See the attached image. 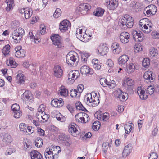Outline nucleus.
I'll list each match as a JSON object with an SVG mask.
<instances>
[{"instance_id":"f257e3e1","label":"nucleus","mask_w":159,"mask_h":159,"mask_svg":"<svg viewBox=\"0 0 159 159\" xmlns=\"http://www.w3.org/2000/svg\"><path fill=\"white\" fill-rule=\"evenodd\" d=\"M86 103L90 106L95 107L98 105L100 101L97 94L95 93H88L85 97Z\"/></svg>"},{"instance_id":"f03ea898","label":"nucleus","mask_w":159,"mask_h":159,"mask_svg":"<svg viewBox=\"0 0 159 159\" xmlns=\"http://www.w3.org/2000/svg\"><path fill=\"white\" fill-rule=\"evenodd\" d=\"M78 54L73 51L70 52L66 56L67 63L69 65L75 66L79 61Z\"/></svg>"},{"instance_id":"7ed1b4c3","label":"nucleus","mask_w":159,"mask_h":159,"mask_svg":"<svg viewBox=\"0 0 159 159\" xmlns=\"http://www.w3.org/2000/svg\"><path fill=\"white\" fill-rule=\"evenodd\" d=\"M91 8V6L89 4L82 3L78 7L76 10V12L80 15H85L87 11Z\"/></svg>"},{"instance_id":"20e7f679","label":"nucleus","mask_w":159,"mask_h":159,"mask_svg":"<svg viewBox=\"0 0 159 159\" xmlns=\"http://www.w3.org/2000/svg\"><path fill=\"white\" fill-rule=\"evenodd\" d=\"M82 29L80 28H77L76 32V37L79 40L83 42H87L89 40L91 35H88L86 33H82Z\"/></svg>"},{"instance_id":"39448f33","label":"nucleus","mask_w":159,"mask_h":159,"mask_svg":"<svg viewBox=\"0 0 159 159\" xmlns=\"http://www.w3.org/2000/svg\"><path fill=\"white\" fill-rule=\"evenodd\" d=\"M75 119L78 122L85 123L88 122L89 119L88 115L84 112H80L75 116Z\"/></svg>"},{"instance_id":"423d86ee","label":"nucleus","mask_w":159,"mask_h":159,"mask_svg":"<svg viewBox=\"0 0 159 159\" xmlns=\"http://www.w3.org/2000/svg\"><path fill=\"white\" fill-rule=\"evenodd\" d=\"M105 5L110 10H114L118 5V0H105Z\"/></svg>"},{"instance_id":"0eeeda50","label":"nucleus","mask_w":159,"mask_h":159,"mask_svg":"<svg viewBox=\"0 0 159 159\" xmlns=\"http://www.w3.org/2000/svg\"><path fill=\"white\" fill-rule=\"evenodd\" d=\"M80 74L79 71L73 70L70 71L68 74V80L70 83H73L75 80L80 76Z\"/></svg>"},{"instance_id":"6e6552de","label":"nucleus","mask_w":159,"mask_h":159,"mask_svg":"<svg viewBox=\"0 0 159 159\" xmlns=\"http://www.w3.org/2000/svg\"><path fill=\"white\" fill-rule=\"evenodd\" d=\"M51 39L52 41L53 44L57 46V48H60L62 47L61 37L58 34L52 35L51 37Z\"/></svg>"},{"instance_id":"1a4fd4ad","label":"nucleus","mask_w":159,"mask_h":159,"mask_svg":"<svg viewBox=\"0 0 159 159\" xmlns=\"http://www.w3.org/2000/svg\"><path fill=\"white\" fill-rule=\"evenodd\" d=\"M130 36L129 33L127 32H121L119 36V39L120 42L123 44L127 43L129 41Z\"/></svg>"},{"instance_id":"9d476101","label":"nucleus","mask_w":159,"mask_h":159,"mask_svg":"<svg viewBox=\"0 0 159 159\" xmlns=\"http://www.w3.org/2000/svg\"><path fill=\"white\" fill-rule=\"evenodd\" d=\"M19 13L23 14L25 18L28 19L33 14V11L31 9L26 7L18 10Z\"/></svg>"},{"instance_id":"9b49d317","label":"nucleus","mask_w":159,"mask_h":159,"mask_svg":"<svg viewBox=\"0 0 159 159\" xmlns=\"http://www.w3.org/2000/svg\"><path fill=\"white\" fill-rule=\"evenodd\" d=\"M71 24L70 22L66 20H64L60 23L59 29L61 32H64L68 30L70 28Z\"/></svg>"},{"instance_id":"f8f14e48","label":"nucleus","mask_w":159,"mask_h":159,"mask_svg":"<svg viewBox=\"0 0 159 159\" xmlns=\"http://www.w3.org/2000/svg\"><path fill=\"white\" fill-rule=\"evenodd\" d=\"M133 37L134 40L137 42L142 41L144 38L143 34L141 32L136 30L133 32Z\"/></svg>"},{"instance_id":"ddd939ff","label":"nucleus","mask_w":159,"mask_h":159,"mask_svg":"<svg viewBox=\"0 0 159 159\" xmlns=\"http://www.w3.org/2000/svg\"><path fill=\"white\" fill-rule=\"evenodd\" d=\"M78 126L74 123H72L69 126V132L73 136L76 137L78 134L77 129Z\"/></svg>"},{"instance_id":"4468645a","label":"nucleus","mask_w":159,"mask_h":159,"mask_svg":"<svg viewBox=\"0 0 159 159\" xmlns=\"http://www.w3.org/2000/svg\"><path fill=\"white\" fill-rule=\"evenodd\" d=\"M108 50V47L106 44H101L98 48V51L99 54L102 55H106Z\"/></svg>"},{"instance_id":"2eb2a0df","label":"nucleus","mask_w":159,"mask_h":159,"mask_svg":"<svg viewBox=\"0 0 159 159\" xmlns=\"http://www.w3.org/2000/svg\"><path fill=\"white\" fill-rule=\"evenodd\" d=\"M146 9H147L146 13L148 16L155 15L157 12V7L153 4L147 6Z\"/></svg>"},{"instance_id":"dca6fc26","label":"nucleus","mask_w":159,"mask_h":159,"mask_svg":"<svg viewBox=\"0 0 159 159\" xmlns=\"http://www.w3.org/2000/svg\"><path fill=\"white\" fill-rule=\"evenodd\" d=\"M100 82L101 84L103 87L108 86L111 88H113L115 86L114 81H112L111 82L108 81L105 78H102L100 80Z\"/></svg>"},{"instance_id":"f3484780","label":"nucleus","mask_w":159,"mask_h":159,"mask_svg":"<svg viewBox=\"0 0 159 159\" xmlns=\"http://www.w3.org/2000/svg\"><path fill=\"white\" fill-rule=\"evenodd\" d=\"M54 76L57 78H61L63 74V70L59 65L55 66L53 69Z\"/></svg>"},{"instance_id":"a211bd4d","label":"nucleus","mask_w":159,"mask_h":159,"mask_svg":"<svg viewBox=\"0 0 159 159\" xmlns=\"http://www.w3.org/2000/svg\"><path fill=\"white\" fill-rule=\"evenodd\" d=\"M32 94L29 91H26L22 94L21 99L24 101H29L30 102L33 101L32 99L33 97Z\"/></svg>"},{"instance_id":"6ab92c4d","label":"nucleus","mask_w":159,"mask_h":159,"mask_svg":"<svg viewBox=\"0 0 159 159\" xmlns=\"http://www.w3.org/2000/svg\"><path fill=\"white\" fill-rule=\"evenodd\" d=\"M51 103L55 107H60L63 105L64 102L62 98H55L51 101Z\"/></svg>"},{"instance_id":"aec40b11","label":"nucleus","mask_w":159,"mask_h":159,"mask_svg":"<svg viewBox=\"0 0 159 159\" xmlns=\"http://www.w3.org/2000/svg\"><path fill=\"white\" fill-rule=\"evenodd\" d=\"M16 51L15 55L17 57H23L25 55V52L23 49H21V46H18L15 48Z\"/></svg>"},{"instance_id":"412c9836","label":"nucleus","mask_w":159,"mask_h":159,"mask_svg":"<svg viewBox=\"0 0 159 159\" xmlns=\"http://www.w3.org/2000/svg\"><path fill=\"white\" fill-rule=\"evenodd\" d=\"M124 84H125L124 86L127 87L128 89L129 90L132 89L134 85V80L130 78L127 77L125 79Z\"/></svg>"},{"instance_id":"4be33fe9","label":"nucleus","mask_w":159,"mask_h":159,"mask_svg":"<svg viewBox=\"0 0 159 159\" xmlns=\"http://www.w3.org/2000/svg\"><path fill=\"white\" fill-rule=\"evenodd\" d=\"M95 116L98 120L103 121H107L109 118V114L106 112L104 113L103 114H98L96 113L95 114Z\"/></svg>"},{"instance_id":"5701e85b","label":"nucleus","mask_w":159,"mask_h":159,"mask_svg":"<svg viewBox=\"0 0 159 159\" xmlns=\"http://www.w3.org/2000/svg\"><path fill=\"white\" fill-rule=\"evenodd\" d=\"M132 147L130 144L126 146L123 151L122 155L123 157H126L131 152L132 150Z\"/></svg>"},{"instance_id":"b1692460","label":"nucleus","mask_w":159,"mask_h":159,"mask_svg":"<svg viewBox=\"0 0 159 159\" xmlns=\"http://www.w3.org/2000/svg\"><path fill=\"white\" fill-rule=\"evenodd\" d=\"M115 92L116 93V96L120 101L125 100L126 98V97L127 96V94L125 93L122 92L120 89L116 90Z\"/></svg>"},{"instance_id":"393cba45","label":"nucleus","mask_w":159,"mask_h":159,"mask_svg":"<svg viewBox=\"0 0 159 159\" xmlns=\"http://www.w3.org/2000/svg\"><path fill=\"white\" fill-rule=\"evenodd\" d=\"M125 19L126 20V27L129 28H132L134 25V20L130 16L125 15Z\"/></svg>"},{"instance_id":"a878e982","label":"nucleus","mask_w":159,"mask_h":159,"mask_svg":"<svg viewBox=\"0 0 159 159\" xmlns=\"http://www.w3.org/2000/svg\"><path fill=\"white\" fill-rule=\"evenodd\" d=\"M152 23L150 22H148L147 24H144L143 27H142L141 30L144 33H148L151 32L152 30Z\"/></svg>"},{"instance_id":"bb28decb","label":"nucleus","mask_w":159,"mask_h":159,"mask_svg":"<svg viewBox=\"0 0 159 159\" xmlns=\"http://www.w3.org/2000/svg\"><path fill=\"white\" fill-rule=\"evenodd\" d=\"M81 73L82 74L86 75L89 73L93 74L92 70L88 66L84 65L82 66L80 69Z\"/></svg>"},{"instance_id":"cd10ccee","label":"nucleus","mask_w":159,"mask_h":159,"mask_svg":"<svg viewBox=\"0 0 159 159\" xmlns=\"http://www.w3.org/2000/svg\"><path fill=\"white\" fill-rule=\"evenodd\" d=\"M30 155L31 159H41L42 158L41 154L36 150H31Z\"/></svg>"},{"instance_id":"c85d7f7f","label":"nucleus","mask_w":159,"mask_h":159,"mask_svg":"<svg viewBox=\"0 0 159 159\" xmlns=\"http://www.w3.org/2000/svg\"><path fill=\"white\" fill-rule=\"evenodd\" d=\"M137 92L140 98L145 100L147 98V95L145 94L144 90L141 87H139L137 89Z\"/></svg>"},{"instance_id":"c756f323","label":"nucleus","mask_w":159,"mask_h":159,"mask_svg":"<svg viewBox=\"0 0 159 159\" xmlns=\"http://www.w3.org/2000/svg\"><path fill=\"white\" fill-rule=\"evenodd\" d=\"M129 60V57L127 55H123L118 59V63L121 66L125 65Z\"/></svg>"},{"instance_id":"7c9ffc66","label":"nucleus","mask_w":159,"mask_h":159,"mask_svg":"<svg viewBox=\"0 0 159 159\" xmlns=\"http://www.w3.org/2000/svg\"><path fill=\"white\" fill-rule=\"evenodd\" d=\"M143 77L145 79L150 80V81H153L154 79V76L152 75V72L150 71L145 72L144 74Z\"/></svg>"},{"instance_id":"2f4dec72","label":"nucleus","mask_w":159,"mask_h":159,"mask_svg":"<svg viewBox=\"0 0 159 159\" xmlns=\"http://www.w3.org/2000/svg\"><path fill=\"white\" fill-rule=\"evenodd\" d=\"M12 37L14 41L16 43L20 42L22 38L21 36L19 35L17 32L15 31L12 33Z\"/></svg>"},{"instance_id":"473e14b6","label":"nucleus","mask_w":159,"mask_h":159,"mask_svg":"<svg viewBox=\"0 0 159 159\" xmlns=\"http://www.w3.org/2000/svg\"><path fill=\"white\" fill-rule=\"evenodd\" d=\"M104 11L105 10L104 9L100 7H98L94 11L93 13L96 16H101L103 15Z\"/></svg>"},{"instance_id":"72a5a7b5","label":"nucleus","mask_w":159,"mask_h":159,"mask_svg":"<svg viewBox=\"0 0 159 159\" xmlns=\"http://www.w3.org/2000/svg\"><path fill=\"white\" fill-rule=\"evenodd\" d=\"M135 66L134 64L131 63L126 66V72L128 74H130L134 72L135 69Z\"/></svg>"},{"instance_id":"f704fd0d","label":"nucleus","mask_w":159,"mask_h":159,"mask_svg":"<svg viewBox=\"0 0 159 159\" xmlns=\"http://www.w3.org/2000/svg\"><path fill=\"white\" fill-rule=\"evenodd\" d=\"M92 66L95 70H98L100 69L101 65L98 63V61L97 59H93L92 61Z\"/></svg>"},{"instance_id":"c9c22d12","label":"nucleus","mask_w":159,"mask_h":159,"mask_svg":"<svg viewBox=\"0 0 159 159\" xmlns=\"http://www.w3.org/2000/svg\"><path fill=\"white\" fill-rule=\"evenodd\" d=\"M60 95L64 97H67L68 94V91L67 89L65 88L64 86H61L60 92L59 93Z\"/></svg>"},{"instance_id":"e433bc0d","label":"nucleus","mask_w":159,"mask_h":159,"mask_svg":"<svg viewBox=\"0 0 159 159\" xmlns=\"http://www.w3.org/2000/svg\"><path fill=\"white\" fill-rule=\"evenodd\" d=\"M52 149L48 151V149L46 150V152L44 153V156L46 159H54V155L52 154Z\"/></svg>"},{"instance_id":"4c0bfd02","label":"nucleus","mask_w":159,"mask_h":159,"mask_svg":"<svg viewBox=\"0 0 159 159\" xmlns=\"http://www.w3.org/2000/svg\"><path fill=\"white\" fill-rule=\"evenodd\" d=\"M70 95L72 97L74 98H77L80 97V94L76 89H71L70 93Z\"/></svg>"},{"instance_id":"58836bf2","label":"nucleus","mask_w":159,"mask_h":159,"mask_svg":"<svg viewBox=\"0 0 159 159\" xmlns=\"http://www.w3.org/2000/svg\"><path fill=\"white\" fill-rule=\"evenodd\" d=\"M10 46L9 45H6L2 50V53L5 57H7L9 54Z\"/></svg>"},{"instance_id":"ea45409f","label":"nucleus","mask_w":159,"mask_h":159,"mask_svg":"<svg viewBox=\"0 0 159 159\" xmlns=\"http://www.w3.org/2000/svg\"><path fill=\"white\" fill-rule=\"evenodd\" d=\"M149 56L152 57L156 56L158 54L157 50L155 48L152 47L149 49Z\"/></svg>"},{"instance_id":"a19ab883","label":"nucleus","mask_w":159,"mask_h":159,"mask_svg":"<svg viewBox=\"0 0 159 159\" xmlns=\"http://www.w3.org/2000/svg\"><path fill=\"white\" fill-rule=\"evenodd\" d=\"M17 79L18 80V83L20 84H23L24 83L25 78L24 75L22 73H18L17 75Z\"/></svg>"},{"instance_id":"79ce46f5","label":"nucleus","mask_w":159,"mask_h":159,"mask_svg":"<svg viewBox=\"0 0 159 159\" xmlns=\"http://www.w3.org/2000/svg\"><path fill=\"white\" fill-rule=\"evenodd\" d=\"M6 2L7 6L6 7V10L8 11L12 9L13 3V0H6Z\"/></svg>"},{"instance_id":"37998d69","label":"nucleus","mask_w":159,"mask_h":159,"mask_svg":"<svg viewBox=\"0 0 159 159\" xmlns=\"http://www.w3.org/2000/svg\"><path fill=\"white\" fill-rule=\"evenodd\" d=\"M45 108L46 107L44 105L42 104L40 105L38 109V111L36 113V115L39 116L40 113H41V114H43V112H45Z\"/></svg>"},{"instance_id":"c03bdc74","label":"nucleus","mask_w":159,"mask_h":159,"mask_svg":"<svg viewBox=\"0 0 159 159\" xmlns=\"http://www.w3.org/2000/svg\"><path fill=\"white\" fill-rule=\"evenodd\" d=\"M24 149L26 151H29L32 148V143L27 140L25 141L24 143Z\"/></svg>"},{"instance_id":"a18cd8bd","label":"nucleus","mask_w":159,"mask_h":159,"mask_svg":"<svg viewBox=\"0 0 159 159\" xmlns=\"http://www.w3.org/2000/svg\"><path fill=\"white\" fill-rule=\"evenodd\" d=\"M77 109L79 110H82L84 111H87L86 109L83 107L82 104L80 102H77L75 105Z\"/></svg>"},{"instance_id":"49530a36","label":"nucleus","mask_w":159,"mask_h":159,"mask_svg":"<svg viewBox=\"0 0 159 159\" xmlns=\"http://www.w3.org/2000/svg\"><path fill=\"white\" fill-rule=\"evenodd\" d=\"M60 148V147L59 146H51L50 147L48 151H50L51 149H52V154L54 155H56L59 153V152L61 151V150H57V149Z\"/></svg>"},{"instance_id":"de8ad7c7","label":"nucleus","mask_w":159,"mask_h":159,"mask_svg":"<svg viewBox=\"0 0 159 159\" xmlns=\"http://www.w3.org/2000/svg\"><path fill=\"white\" fill-rule=\"evenodd\" d=\"M60 148V147L59 146H51L50 147L48 151H50L51 149H52V154L54 155H56L59 153V152L61 151V150H57V149Z\"/></svg>"},{"instance_id":"09e8293b","label":"nucleus","mask_w":159,"mask_h":159,"mask_svg":"<svg viewBox=\"0 0 159 159\" xmlns=\"http://www.w3.org/2000/svg\"><path fill=\"white\" fill-rule=\"evenodd\" d=\"M90 54L89 53L84 52L81 54V61L83 63H85L86 62L87 58L89 57Z\"/></svg>"},{"instance_id":"8fccbe9b","label":"nucleus","mask_w":159,"mask_h":159,"mask_svg":"<svg viewBox=\"0 0 159 159\" xmlns=\"http://www.w3.org/2000/svg\"><path fill=\"white\" fill-rule=\"evenodd\" d=\"M3 139L4 142H5L7 144H9L12 141L11 137L7 134H4Z\"/></svg>"},{"instance_id":"3c124183","label":"nucleus","mask_w":159,"mask_h":159,"mask_svg":"<svg viewBox=\"0 0 159 159\" xmlns=\"http://www.w3.org/2000/svg\"><path fill=\"white\" fill-rule=\"evenodd\" d=\"M35 144L37 147L40 148L43 144L42 139L39 137L37 138L35 141Z\"/></svg>"},{"instance_id":"603ef678","label":"nucleus","mask_w":159,"mask_h":159,"mask_svg":"<svg viewBox=\"0 0 159 159\" xmlns=\"http://www.w3.org/2000/svg\"><path fill=\"white\" fill-rule=\"evenodd\" d=\"M125 19V16L119 22V25L121 28L125 29L126 27V20Z\"/></svg>"},{"instance_id":"864d4df0","label":"nucleus","mask_w":159,"mask_h":159,"mask_svg":"<svg viewBox=\"0 0 159 159\" xmlns=\"http://www.w3.org/2000/svg\"><path fill=\"white\" fill-rule=\"evenodd\" d=\"M9 61V66L10 65L11 68H15L18 66V64L12 58H10Z\"/></svg>"},{"instance_id":"5fc2aeb1","label":"nucleus","mask_w":159,"mask_h":159,"mask_svg":"<svg viewBox=\"0 0 159 159\" xmlns=\"http://www.w3.org/2000/svg\"><path fill=\"white\" fill-rule=\"evenodd\" d=\"M109 147V144L108 142L104 143L102 145V150L105 154L107 153V150Z\"/></svg>"},{"instance_id":"6e6d98bb","label":"nucleus","mask_w":159,"mask_h":159,"mask_svg":"<svg viewBox=\"0 0 159 159\" xmlns=\"http://www.w3.org/2000/svg\"><path fill=\"white\" fill-rule=\"evenodd\" d=\"M19 128L21 131L23 132L24 133L26 134L27 126L24 123H20L19 125Z\"/></svg>"},{"instance_id":"4d7b16f0","label":"nucleus","mask_w":159,"mask_h":159,"mask_svg":"<svg viewBox=\"0 0 159 159\" xmlns=\"http://www.w3.org/2000/svg\"><path fill=\"white\" fill-rule=\"evenodd\" d=\"M132 127L130 125L126 124L124 126L125 133L126 134L129 133L131 131Z\"/></svg>"},{"instance_id":"13d9d810","label":"nucleus","mask_w":159,"mask_h":159,"mask_svg":"<svg viewBox=\"0 0 159 159\" xmlns=\"http://www.w3.org/2000/svg\"><path fill=\"white\" fill-rule=\"evenodd\" d=\"M61 10L60 9L57 8L53 14L54 17L55 18H57L59 17L61 15Z\"/></svg>"},{"instance_id":"bf43d9fd","label":"nucleus","mask_w":159,"mask_h":159,"mask_svg":"<svg viewBox=\"0 0 159 159\" xmlns=\"http://www.w3.org/2000/svg\"><path fill=\"white\" fill-rule=\"evenodd\" d=\"M151 36L152 38L154 39H159V31H154L151 34Z\"/></svg>"},{"instance_id":"052dcab7","label":"nucleus","mask_w":159,"mask_h":159,"mask_svg":"<svg viewBox=\"0 0 159 159\" xmlns=\"http://www.w3.org/2000/svg\"><path fill=\"white\" fill-rule=\"evenodd\" d=\"M40 116L43 120L44 122L46 121L48 119L49 117V115L48 114H46L45 112H43V114H40Z\"/></svg>"},{"instance_id":"680f3d73","label":"nucleus","mask_w":159,"mask_h":159,"mask_svg":"<svg viewBox=\"0 0 159 159\" xmlns=\"http://www.w3.org/2000/svg\"><path fill=\"white\" fill-rule=\"evenodd\" d=\"M143 66L144 67H147L150 64V61L148 58H145L142 62Z\"/></svg>"},{"instance_id":"e2e57ef3","label":"nucleus","mask_w":159,"mask_h":159,"mask_svg":"<svg viewBox=\"0 0 159 159\" xmlns=\"http://www.w3.org/2000/svg\"><path fill=\"white\" fill-rule=\"evenodd\" d=\"M142 47L140 44L136 45L134 47V50L135 52H138L142 50Z\"/></svg>"},{"instance_id":"0e129e2a","label":"nucleus","mask_w":159,"mask_h":159,"mask_svg":"<svg viewBox=\"0 0 159 159\" xmlns=\"http://www.w3.org/2000/svg\"><path fill=\"white\" fill-rule=\"evenodd\" d=\"M106 65L109 67L112 68L113 67L114 64L113 61L111 59H107L106 62Z\"/></svg>"},{"instance_id":"69168bd1","label":"nucleus","mask_w":159,"mask_h":159,"mask_svg":"<svg viewBox=\"0 0 159 159\" xmlns=\"http://www.w3.org/2000/svg\"><path fill=\"white\" fill-rule=\"evenodd\" d=\"M16 151L15 149L13 148H10L7 149L5 152V155H11L13 152H14Z\"/></svg>"},{"instance_id":"338daca9","label":"nucleus","mask_w":159,"mask_h":159,"mask_svg":"<svg viewBox=\"0 0 159 159\" xmlns=\"http://www.w3.org/2000/svg\"><path fill=\"white\" fill-rule=\"evenodd\" d=\"M11 109L13 111H19L20 109L19 106L16 103L13 104L11 106Z\"/></svg>"},{"instance_id":"774afa93","label":"nucleus","mask_w":159,"mask_h":159,"mask_svg":"<svg viewBox=\"0 0 159 159\" xmlns=\"http://www.w3.org/2000/svg\"><path fill=\"white\" fill-rule=\"evenodd\" d=\"M147 91L148 93L150 95H152L154 93V88L153 86L150 85L148 87Z\"/></svg>"}]
</instances>
